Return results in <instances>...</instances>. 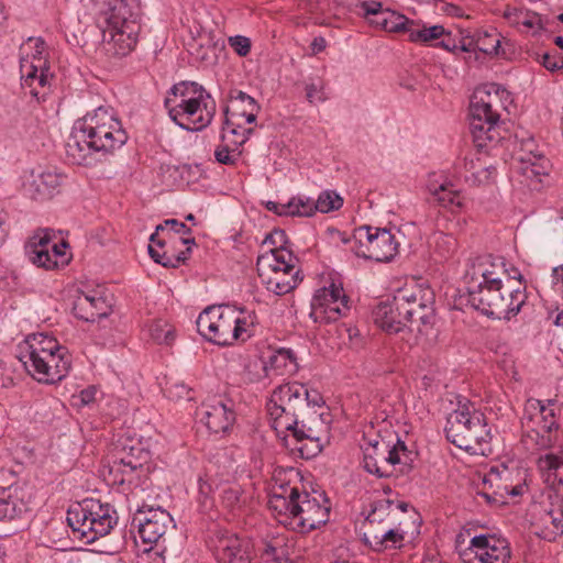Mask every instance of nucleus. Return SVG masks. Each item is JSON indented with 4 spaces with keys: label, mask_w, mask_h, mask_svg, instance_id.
<instances>
[{
    "label": "nucleus",
    "mask_w": 563,
    "mask_h": 563,
    "mask_svg": "<svg viewBox=\"0 0 563 563\" xmlns=\"http://www.w3.org/2000/svg\"><path fill=\"white\" fill-rule=\"evenodd\" d=\"M538 62L550 71L563 69V56L559 53H543L538 56Z\"/></svg>",
    "instance_id": "obj_55"
},
{
    "label": "nucleus",
    "mask_w": 563,
    "mask_h": 563,
    "mask_svg": "<svg viewBox=\"0 0 563 563\" xmlns=\"http://www.w3.org/2000/svg\"><path fill=\"white\" fill-rule=\"evenodd\" d=\"M536 465L543 483L556 494H563V444L541 453Z\"/></svg>",
    "instance_id": "obj_27"
},
{
    "label": "nucleus",
    "mask_w": 563,
    "mask_h": 563,
    "mask_svg": "<svg viewBox=\"0 0 563 563\" xmlns=\"http://www.w3.org/2000/svg\"><path fill=\"white\" fill-rule=\"evenodd\" d=\"M544 522H551L555 533H563V506L551 509L544 519Z\"/></svg>",
    "instance_id": "obj_58"
},
{
    "label": "nucleus",
    "mask_w": 563,
    "mask_h": 563,
    "mask_svg": "<svg viewBox=\"0 0 563 563\" xmlns=\"http://www.w3.org/2000/svg\"><path fill=\"white\" fill-rule=\"evenodd\" d=\"M96 20L102 32L99 53L109 64L128 56L137 43V0H96Z\"/></svg>",
    "instance_id": "obj_3"
},
{
    "label": "nucleus",
    "mask_w": 563,
    "mask_h": 563,
    "mask_svg": "<svg viewBox=\"0 0 563 563\" xmlns=\"http://www.w3.org/2000/svg\"><path fill=\"white\" fill-rule=\"evenodd\" d=\"M157 232H164L168 231L167 239L169 241L174 240L176 236L175 234H187L189 233L190 229L183 222H179L176 219H168L165 220L163 224H158L156 227Z\"/></svg>",
    "instance_id": "obj_51"
},
{
    "label": "nucleus",
    "mask_w": 563,
    "mask_h": 563,
    "mask_svg": "<svg viewBox=\"0 0 563 563\" xmlns=\"http://www.w3.org/2000/svg\"><path fill=\"white\" fill-rule=\"evenodd\" d=\"M327 46L323 37H316L311 43V49L314 54L322 52Z\"/></svg>",
    "instance_id": "obj_64"
},
{
    "label": "nucleus",
    "mask_w": 563,
    "mask_h": 563,
    "mask_svg": "<svg viewBox=\"0 0 563 563\" xmlns=\"http://www.w3.org/2000/svg\"><path fill=\"white\" fill-rule=\"evenodd\" d=\"M373 319L377 327L390 333H398L409 327L400 306L396 305V296L379 302L373 311Z\"/></svg>",
    "instance_id": "obj_30"
},
{
    "label": "nucleus",
    "mask_w": 563,
    "mask_h": 563,
    "mask_svg": "<svg viewBox=\"0 0 563 563\" xmlns=\"http://www.w3.org/2000/svg\"><path fill=\"white\" fill-rule=\"evenodd\" d=\"M213 344L232 345L246 342L253 335L255 316L230 305H213Z\"/></svg>",
    "instance_id": "obj_17"
},
{
    "label": "nucleus",
    "mask_w": 563,
    "mask_h": 563,
    "mask_svg": "<svg viewBox=\"0 0 563 563\" xmlns=\"http://www.w3.org/2000/svg\"><path fill=\"white\" fill-rule=\"evenodd\" d=\"M150 335L158 344L170 345L176 338L175 329L165 320H155L150 325Z\"/></svg>",
    "instance_id": "obj_44"
},
{
    "label": "nucleus",
    "mask_w": 563,
    "mask_h": 563,
    "mask_svg": "<svg viewBox=\"0 0 563 563\" xmlns=\"http://www.w3.org/2000/svg\"><path fill=\"white\" fill-rule=\"evenodd\" d=\"M463 563H509L511 550L507 539L497 534H477L461 554Z\"/></svg>",
    "instance_id": "obj_22"
},
{
    "label": "nucleus",
    "mask_w": 563,
    "mask_h": 563,
    "mask_svg": "<svg viewBox=\"0 0 563 563\" xmlns=\"http://www.w3.org/2000/svg\"><path fill=\"white\" fill-rule=\"evenodd\" d=\"M229 114L243 119L245 123H254L260 111L256 100L243 91H236L231 96L230 104L225 108Z\"/></svg>",
    "instance_id": "obj_37"
},
{
    "label": "nucleus",
    "mask_w": 563,
    "mask_h": 563,
    "mask_svg": "<svg viewBox=\"0 0 563 563\" xmlns=\"http://www.w3.org/2000/svg\"><path fill=\"white\" fill-rule=\"evenodd\" d=\"M552 285L556 291H563V264L553 268Z\"/></svg>",
    "instance_id": "obj_61"
},
{
    "label": "nucleus",
    "mask_w": 563,
    "mask_h": 563,
    "mask_svg": "<svg viewBox=\"0 0 563 563\" xmlns=\"http://www.w3.org/2000/svg\"><path fill=\"white\" fill-rule=\"evenodd\" d=\"M522 442L528 450L548 452L563 443L558 433L559 424L552 408L539 399H528L521 417Z\"/></svg>",
    "instance_id": "obj_11"
},
{
    "label": "nucleus",
    "mask_w": 563,
    "mask_h": 563,
    "mask_svg": "<svg viewBox=\"0 0 563 563\" xmlns=\"http://www.w3.org/2000/svg\"><path fill=\"white\" fill-rule=\"evenodd\" d=\"M151 452L140 441L129 440L118 451L111 473L120 484L145 490L150 486Z\"/></svg>",
    "instance_id": "obj_16"
},
{
    "label": "nucleus",
    "mask_w": 563,
    "mask_h": 563,
    "mask_svg": "<svg viewBox=\"0 0 563 563\" xmlns=\"http://www.w3.org/2000/svg\"><path fill=\"white\" fill-rule=\"evenodd\" d=\"M266 209L278 214V216H287V202L279 203L275 201H267L265 203Z\"/></svg>",
    "instance_id": "obj_62"
},
{
    "label": "nucleus",
    "mask_w": 563,
    "mask_h": 563,
    "mask_svg": "<svg viewBox=\"0 0 563 563\" xmlns=\"http://www.w3.org/2000/svg\"><path fill=\"white\" fill-rule=\"evenodd\" d=\"M190 251L187 247L186 251H181L178 254L170 252L166 247L162 252H155L151 249V257L158 264L165 267H177L179 264L187 260V253Z\"/></svg>",
    "instance_id": "obj_46"
},
{
    "label": "nucleus",
    "mask_w": 563,
    "mask_h": 563,
    "mask_svg": "<svg viewBox=\"0 0 563 563\" xmlns=\"http://www.w3.org/2000/svg\"><path fill=\"white\" fill-rule=\"evenodd\" d=\"M393 506L394 501L390 499L375 500L365 518L363 525L364 532H368L371 529H379V527H387L397 521Z\"/></svg>",
    "instance_id": "obj_36"
},
{
    "label": "nucleus",
    "mask_w": 563,
    "mask_h": 563,
    "mask_svg": "<svg viewBox=\"0 0 563 563\" xmlns=\"http://www.w3.org/2000/svg\"><path fill=\"white\" fill-rule=\"evenodd\" d=\"M264 369L267 375L277 376L291 375L298 369L296 356L290 349H278L274 351L265 362Z\"/></svg>",
    "instance_id": "obj_38"
},
{
    "label": "nucleus",
    "mask_w": 563,
    "mask_h": 563,
    "mask_svg": "<svg viewBox=\"0 0 563 563\" xmlns=\"http://www.w3.org/2000/svg\"><path fill=\"white\" fill-rule=\"evenodd\" d=\"M396 305L400 306L411 331L429 336L435 324L434 292L429 287L412 284L395 292Z\"/></svg>",
    "instance_id": "obj_14"
},
{
    "label": "nucleus",
    "mask_w": 563,
    "mask_h": 563,
    "mask_svg": "<svg viewBox=\"0 0 563 563\" xmlns=\"http://www.w3.org/2000/svg\"><path fill=\"white\" fill-rule=\"evenodd\" d=\"M316 211L329 213L339 210L343 206V198L334 190H323L314 200Z\"/></svg>",
    "instance_id": "obj_45"
},
{
    "label": "nucleus",
    "mask_w": 563,
    "mask_h": 563,
    "mask_svg": "<svg viewBox=\"0 0 563 563\" xmlns=\"http://www.w3.org/2000/svg\"><path fill=\"white\" fill-rule=\"evenodd\" d=\"M74 314L84 321L95 322L99 318L107 317L110 306L97 291L79 295L73 306Z\"/></svg>",
    "instance_id": "obj_33"
},
{
    "label": "nucleus",
    "mask_w": 563,
    "mask_h": 563,
    "mask_svg": "<svg viewBox=\"0 0 563 563\" xmlns=\"http://www.w3.org/2000/svg\"><path fill=\"white\" fill-rule=\"evenodd\" d=\"M512 477L514 472L507 466L500 465L490 468L486 482L496 486L494 494L498 495L500 498H505L506 496H521L526 490V484L522 482V478L514 483Z\"/></svg>",
    "instance_id": "obj_34"
},
{
    "label": "nucleus",
    "mask_w": 563,
    "mask_h": 563,
    "mask_svg": "<svg viewBox=\"0 0 563 563\" xmlns=\"http://www.w3.org/2000/svg\"><path fill=\"white\" fill-rule=\"evenodd\" d=\"M515 276H507V285L503 289V301L505 302L506 311H501L499 316L493 318L499 320H510L516 317L522 306L527 301L526 286L521 283V274L516 272Z\"/></svg>",
    "instance_id": "obj_32"
},
{
    "label": "nucleus",
    "mask_w": 563,
    "mask_h": 563,
    "mask_svg": "<svg viewBox=\"0 0 563 563\" xmlns=\"http://www.w3.org/2000/svg\"><path fill=\"white\" fill-rule=\"evenodd\" d=\"M26 511L22 490L14 485L0 487V521H12Z\"/></svg>",
    "instance_id": "obj_35"
},
{
    "label": "nucleus",
    "mask_w": 563,
    "mask_h": 563,
    "mask_svg": "<svg viewBox=\"0 0 563 563\" xmlns=\"http://www.w3.org/2000/svg\"><path fill=\"white\" fill-rule=\"evenodd\" d=\"M444 431L451 443L471 454H485L484 446L490 440L484 413L467 399L459 400L448 416Z\"/></svg>",
    "instance_id": "obj_8"
},
{
    "label": "nucleus",
    "mask_w": 563,
    "mask_h": 563,
    "mask_svg": "<svg viewBox=\"0 0 563 563\" xmlns=\"http://www.w3.org/2000/svg\"><path fill=\"white\" fill-rule=\"evenodd\" d=\"M306 98L310 103H319L328 100L325 84L322 79H311L305 86Z\"/></svg>",
    "instance_id": "obj_48"
},
{
    "label": "nucleus",
    "mask_w": 563,
    "mask_h": 563,
    "mask_svg": "<svg viewBox=\"0 0 563 563\" xmlns=\"http://www.w3.org/2000/svg\"><path fill=\"white\" fill-rule=\"evenodd\" d=\"M361 448L364 468L378 477L389 476L394 471L406 473L416 460V453L399 439L391 443L380 435H364Z\"/></svg>",
    "instance_id": "obj_10"
},
{
    "label": "nucleus",
    "mask_w": 563,
    "mask_h": 563,
    "mask_svg": "<svg viewBox=\"0 0 563 563\" xmlns=\"http://www.w3.org/2000/svg\"><path fill=\"white\" fill-rule=\"evenodd\" d=\"M64 176L55 168H36L31 170L23 184L24 191L35 200L52 198L58 192Z\"/></svg>",
    "instance_id": "obj_26"
},
{
    "label": "nucleus",
    "mask_w": 563,
    "mask_h": 563,
    "mask_svg": "<svg viewBox=\"0 0 563 563\" xmlns=\"http://www.w3.org/2000/svg\"><path fill=\"white\" fill-rule=\"evenodd\" d=\"M504 93H506L505 89L493 85L489 89H478L473 95L470 107V130L478 147H485L498 137L497 106Z\"/></svg>",
    "instance_id": "obj_12"
},
{
    "label": "nucleus",
    "mask_w": 563,
    "mask_h": 563,
    "mask_svg": "<svg viewBox=\"0 0 563 563\" xmlns=\"http://www.w3.org/2000/svg\"><path fill=\"white\" fill-rule=\"evenodd\" d=\"M236 416L231 404L219 401L213 404V438L230 435L235 426Z\"/></svg>",
    "instance_id": "obj_39"
},
{
    "label": "nucleus",
    "mask_w": 563,
    "mask_h": 563,
    "mask_svg": "<svg viewBox=\"0 0 563 563\" xmlns=\"http://www.w3.org/2000/svg\"><path fill=\"white\" fill-rule=\"evenodd\" d=\"M350 309V300L342 285L331 282L314 291L309 317L316 323H331L345 317Z\"/></svg>",
    "instance_id": "obj_20"
},
{
    "label": "nucleus",
    "mask_w": 563,
    "mask_h": 563,
    "mask_svg": "<svg viewBox=\"0 0 563 563\" xmlns=\"http://www.w3.org/2000/svg\"><path fill=\"white\" fill-rule=\"evenodd\" d=\"M133 525L137 526L139 538L146 545L144 552L164 542L167 531L175 528L174 519L167 510L146 505L137 508Z\"/></svg>",
    "instance_id": "obj_21"
},
{
    "label": "nucleus",
    "mask_w": 563,
    "mask_h": 563,
    "mask_svg": "<svg viewBox=\"0 0 563 563\" xmlns=\"http://www.w3.org/2000/svg\"><path fill=\"white\" fill-rule=\"evenodd\" d=\"M240 487L238 485H230L223 488L221 494V501L228 508H234L240 503Z\"/></svg>",
    "instance_id": "obj_57"
},
{
    "label": "nucleus",
    "mask_w": 563,
    "mask_h": 563,
    "mask_svg": "<svg viewBox=\"0 0 563 563\" xmlns=\"http://www.w3.org/2000/svg\"><path fill=\"white\" fill-rule=\"evenodd\" d=\"M269 423L286 446L307 459L321 451L330 413L321 394L299 383L276 387L267 402Z\"/></svg>",
    "instance_id": "obj_1"
},
{
    "label": "nucleus",
    "mask_w": 563,
    "mask_h": 563,
    "mask_svg": "<svg viewBox=\"0 0 563 563\" xmlns=\"http://www.w3.org/2000/svg\"><path fill=\"white\" fill-rule=\"evenodd\" d=\"M340 241L357 256L376 262H389L398 252V242L387 229L363 225L351 236L338 232Z\"/></svg>",
    "instance_id": "obj_15"
},
{
    "label": "nucleus",
    "mask_w": 563,
    "mask_h": 563,
    "mask_svg": "<svg viewBox=\"0 0 563 563\" xmlns=\"http://www.w3.org/2000/svg\"><path fill=\"white\" fill-rule=\"evenodd\" d=\"M229 45L241 57H245L251 52V40L244 35H233L228 38Z\"/></svg>",
    "instance_id": "obj_54"
},
{
    "label": "nucleus",
    "mask_w": 563,
    "mask_h": 563,
    "mask_svg": "<svg viewBox=\"0 0 563 563\" xmlns=\"http://www.w3.org/2000/svg\"><path fill=\"white\" fill-rule=\"evenodd\" d=\"M267 506L280 525L300 533L310 532L327 523L331 508L324 494L301 493L288 483L272 488Z\"/></svg>",
    "instance_id": "obj_4"
},
{
    "label": "nucleus",
    "mask_w": 563,
    "mask_h": 563,
    "mask_svg": "<svg viewBox=\"0 0 563 563\" xmlns=\"http://www.w3.org/2000/svg\"><path fill=\"white\" fill-rule=\"evenodd\" d=\"M197 332L206 342H211V305L203 308L196 320Z\"/></svg>",
    "instance_id": "obj_50"
},
{
    "label": "nucleus",
    "mask_w": 563,
    "mask_h": 563,
    "mask_svg": "<svg viewBox=\"0 0 563 563\" xmlns=\"http://www.w3.org/2000/svg\"><path fill=\"white\" fill-rule=\"evenodd\" d=\"M478 48L485 54H497L500 46V40L498 35L484 34V37L477 41Z\"/></svg>",
    "instance_id": "obj_56"
},
{
    "label": "nucleus",
    "mask_w": 563,
    "mask_h": 563,
    "mask_svg": "<svg viewBox=\"0 0 563 563\" xmlns=\"http://www.w3.org/2000/svg\"><path fill=\"white\" fill-rule=\"evenodd\" d=\"M48 66L45 55V42L41 37H29L20 46V74L22 85L37 95L36 87L47 84Z\"/></svg>",
    "instance_id": "obj_19"
},
{
    "label": "nucleus",
    "mask_w": 563,
    "mask_h": 563,
    "mask_svg": "<svg viewBox=\"0 0 563 563\" xmlns=\"http://www.w3.org/2000/svg\"><path fill=\"white\" fill-rule=\"evenodd\" d=\"M199 497L198 501L202 511L208 512L211 507L209 505L211 496V483L209 482L208 475L200 476L198 479Z\"/></svg>",
    "instance_id": "obj_52"
},
{
    "label": "nucleus",
    "mask_w": 563,
    "mask_h": 563,
    "mask_svg": "<svg viewBox=\"0 0 563 563\" xmlns=\"http://www.w3.org/2000/svg\"><path fill=\"white\" fill-rule=\"evenodd\" d=\"M261 558L263 563H292L288 558V550L282 538H274L265 542Z\"/></svg>",
    "instance_id": "obj_41"
},
{
    "label": "nucleus",
    "mask_w": 563,
    "mask_h": 563,
    "mask_svg": "<svg viewBox=\"0 0 563 563\" xmlns=\"http://www.w3.org/2000/svg\"><path fill=\"white\" fill-rule=\"evenodd\" d=\"M503 16L510 26L533 36L541 35L548 29L549 20L528 9L507 8Z\"/></svg>",
    "instance_id": "obj_29"
},
{
    "label": "nucleus",
    "mask_w": 563,
    "mask_h": 563,
    "mask_svg": "<svg viewBox=\"0 0 563 563\" xmlns=\"http://www.w3.org/2000/svg\"><path fill=\"white\" fill-rule=\"evenodd\" d=\"M427 190L434 201L451 212L461 211L465 207V199L461 190L444 174L429 175Z\"/></svg>",
    "instance_id": "obj_25"
},
{
    "label": "nucleus",
    "mask_w": 563,
    "mask_h": 563,
    "mask_svg": "<svg viewBox=\"0 0 563 563\" xmlns=\"http://www.w3.org/2000/svg\"><path fill=\"white\" fill-rule=\"evenodd\" d=\"M166 247V239L159 238L157 230L151 235L148 244V254L151 255V249L155 252H162Z\"/></svg>",
    "instance_id": "obj_60"
},
{
    "label": "nucleus",
    "mask_w": 563,
    "mask_h": 563,
    "mask_svg": "<svg viewBox=\"0 0 563 563\" xmlns=\"http://www.w3.org/2000/svg\"><path fill=\"white\" fill-rule=\"evenodd\" d=\"M16 357L25 371L40 383L59 382L70 369V358L66 347L45 333L27 335L18 345Z\"/></svg>",
    "instance_id": "obj_5"
},
{
    "label": "nucleus",
    "mask_w": 563,
    "mask_h": 563,
    "mask_svg": "<svg viewBox=\"0 0 563 563\" xmlns=\"http://www.w3.org/2000/svg\"><path fill=\"white\" fill-rule=\"evenodd\" d=\"M444 35H450V32H448L444 26L440 24L408 29L409 40L413 43L428 44L432 41L443 37Z\"/></svg>",
    "instance_id": "obj_42"
},
{
    "label": "nucleus",
    "mask_w": 563,
    "mask_h": 563,
    "mask_svg": "<svg viewBox=\"0 0 563 563\" xmlns=\"http://www.w3.org/2000/svg\"><path fill=\"white\" fill-rule=\"evenodd\" d=\"M437 46H439L448 52H455L456 49H459V46L456 45V43L454 41H449V40H442L441 42H439L437 44ZM460 49L463 52L468 51L465 45H462L460 47Z\"/></svg>",
    "instance_id": "obj_63"
},
{
    "label": "nucleus",
    "mask_w": 563,
    "mask_h": 563,
    "mask_svg": "<svg viewBox=\"0 0 563 563\" xmlns=\"http://www.w3.org/2000/svg\"><path fill=\"white\" fill-rule=\"evenodd\" d=\"M216 550L218 563H251L249 544L235 534L218 537Z\"/></svg>",
    "instance_id": "obj_31"
},
{
    "label": "nucleus",
    "mask_w": 563,
    "mask_h": 563,
    "mask_svg": "<svg viewBox=\"0 0 563 563\" xmlns=\"http://www.w3.org/2000/svg\"><path fill=\"white\" fill-rule=\"evenodd\" d=\"M406 534L407 531L401 528L400 522L397 520L387 527H379V529H371L368 532H363V540L372 550L382 552L388 549L400 548Z\"/></svg>",
    "instance_id": "obj_28"
},
{
    "label": "nucleus",
    "mask_w": 563,
    "mask_h": 563,
    "mask_svg": "<svg viewBox=\"0 0 563 563\" xmlns=\"http://www.w3.org/2000/svg\"><path fill=\"white\" fill-rule=\"evenodd\" d=\"M512 166L527 180L540 183L541 177L548 175L550 164L534 139L529 136L516 142Z\"/></svg>",
    "instance_id": "obj_23"
},
{
    "label": "nucleus",
    "mask_w": 563,
    "mask_h": 563,
    "mask_svg": "<svg viewBox=\"0 0 563 563\" xmlns=\"http://www.w3.org/2000/svg\"><path fill=\"white\" fill-rule=\"evenodd\" d=\"M496 174L493 166H478L474 172L465 175V181L473 186H479L489 183Z\"/></svg>",
    "instance_id": "obj_49"
},
{
    "label": "nucleus",
    "mask_w": 563,
    "mask_h": 563,
    "mask_svg": "<svg viewBox=\"0 0 563 563\" xmlns=\"http://www.w3.org/2000/svg\"><path fill=\"white\" fill-rule=\"evenodd\" d=\"M224 114L225 120L214 157L221 164L232 165L240 157V146L246 142L252 129L243 126L244 120L229 114V110H224Z\"/></svg>",
    "instance_id": "obj_24"
},
{
    "label": "nucleus",
    "mask_w": 563,
    "mask_h": 563,
    "mask_svg": "<svg viewBox=\"0 0 563 563\" xmlns=\"http://www.w3.org/2000/svg\"><path fill=\"white\" fill-rule=\"evenodd\" d=\"M285 238V232L282 230L269 233L264 244H272L275 247L260 255L256 263L263 285L268 291L278 296L290 292L301 280L297 257L283 247Z\"/></svg>",
    "instance_id": "obj_7"
},
{
    "label": "nucleus",
    "mask_w": 563,
    "mask_h": 563,
    "mask_svg": "<svg viewBox=\"0 0 563 563\" xmlns=\"http://www.w3.org/2000/svg\"><path fill=\"white\" fill-rule=\"evenodd\" d=\"M126 141L128 133L117 112L101 106L74 123L66 142V155L73 164L92 166Z\"/></svg>",
    "instance_id": "obj_2"
},
{
    "label": "nucleus",
    "mask_w": 563,
    "mask_h": 563,
    "mask_svg": "<svg viewBox=\"0 0 563 563\" xmlns=\"http://www.w3.org/2000/svg\"><path fill=\"white\" fill-rule=\"evenodd\" d=\"M99 394V390L95 386H89L85 389H82L79 395L77 396V399L79 401L80 406H89L93 404L97 400V396Z\"/></svg>",
    "instance_id": "obj_59"
},
{
    "label": "nucleus",
    "mask_w": 563,
    "mask_h": 563,
    "mask_svg": "<svg viewBox=\"0 0 563 563\" xmlns=\"http://www.w3.org/2000/svg\"><path fill=\"white\" fill-rule=\"evenodd\" d=\"M165 396L174 401L194 399L192 390L181 382H167L164 388Z\"/></svg>",
    "instance_id": "obj_47"
},
{
    "label": "nucleus",
    "mask_w": 563,
    "mask_h": 563,
    "mask_svg": "<svg viewBox=\"0 0 563 563\" xmlns=\"http://www.w3.org/2000/svg\"><path fill=\"white\" fill-rule=\"evenodd\" d=\"M358 13L371 20H378L382 13H385L386 10L383 9L382 3L377 1H362L357 5Z\"/></svg>",
    "instance_id": "obj_53"
},
{
    "label": "nucleus",
    "mask_w": 563,
    "mask_h": 563,
    "mask_svg": "<svg viewBox=\"0 0 563 563\" xmlns=\"http://www.w3.org/2000/svg\"><path fill=\"white\" fill-rule=\"evenodd\" d=\"M67 522L74 534L89 544L107 536L114 525L109 505L96 499H85L67 511Z\"/></svg>",
    "instance_id": "obj_13"
},
{
    "label": "nucleus",
    "mask_w": 563,
    "mask_h": 563,
    "mask_svg": "<svg viewBox=\"0 0 563 563\" xmlns=\"http://www.w3.org/2000/svg\"><path fill=\"white\" fill-rule=\"evenodd\" d=\"M68 244L53 242L51 230L44 229L35 232L25 243L24 251L27 260L35 266L44 269H57L66 266L70 256L66 252Z\"/></svg>",
    "instance_id": "obj_18"
},
{
    "label": "nucleus",
    "mask_w": 563,
    "mask_h": 563,
    "mask_svg": "<svg viewBox=\"0 0 563 563\" xmlns=\"http://www.w3.org/2000/svg\"><path fill=\"white\" fill-rule=\"evenodd\" d=\"M316 212L314 199L306 195H297L287 202V216L312 217Z\"/></svg>",
    "instance_id": "obj_43"
},
{
    "label": "nucleus",
    "mask_w": 563,
    "mask_h": 563,
    "mask_svg": "<svg viewBox=\"0 0 563 563\" xmlns=\"http://www.w3.org/2000/svg\"><path fill=\"white\" fill-rule=\"evenodd\" d=\"M507 276L503 263L478 261L465 275L467 302L483 314L499 316L507 307L503 301Z\"/></svg>",
    "instance_id": "obj_6"
},
{
    "label": "nucleus",
    "mask_w": 563,
    "mask_h": 563,
    "mask_svg": "<svg viewBox=\"0 0 563 563\" xmlns=\"http://www.w3.org/2000/svg\"><path fill=\"white\" fill-rule=\"evenodd\" d=\"M210 95L197 82L183 81L174 85L165 99L170 119L186 131H201L211 123L205 98Z\"/></svg>",
    "instance_id": "obj_9"
},
{
    "label": "nucleus",
    "mask_w": 563,
    "mask_h": 563,
    "mask_svg": "<svg viewBox=\"0 0 563 563\" xmlns=\"http://www.w3.org/2000/svg\"><path fill=\"white\" fill-rule=\"evenodd\" d=\"M371 23L376 24L387 32H401L407 31L413 24V21L409 20L404 14L395 11L386 10L378 16V20H371Z\"/></svg>",
    "instance_id": "obj_40"
}]
</instances>
